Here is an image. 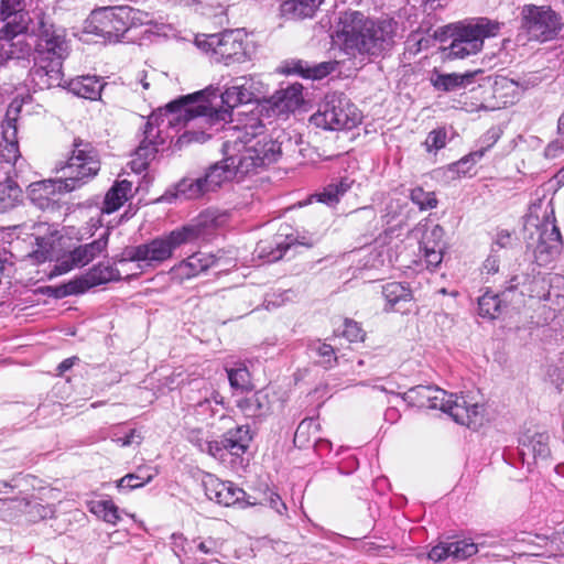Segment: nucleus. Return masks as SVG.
<instances>
[{
  "label": "nucleus",
  "instance_id": "21",
  "mask_svg": "<svg viewBox=\"0 0 564 564\" xmlns=\"http://www.w3.org/2000/svg\"><path fill=\"white\" fill-rule=\"evenodd\" d=\"M237 408L247 417H264L271 409L268 393L262 390L248 392L236 400Z\"/></svg>",
  "mask_w": 564,
  "mask_h": 564
},
{
  "label": "nucleus",
  "instance_id": "54",
  "mask_svg": "<svg viewBox=\"0 0 564 564\" xmlns=\"http://www.w3.org/2000/svg\"><path fill=\"white\" fill-rule=\"evenodd\" d=\"M420 251L422 253V259L426 264V269L429 270H435L443 261L444 251H442V249H427Z\"/></svg>",
  "mask_w": 564,
  "mask_h": 564
},
{
  "label": "nucleus",
  "instance_id": "30",
  "mask_svg": "<svg viewBox=\"0 0 564 564\" xmlns=\"http://www.w3.org/2000/svg\"><path fill=\"white\" fill-rule=\"evenodd\" d=\"M68 87L78 97L97 100L100 98L105 85L99 77L86 75L72 79Z\"/></svg>",
  "mask_w": 564,
  "mask_h": 564
},
{
  "label": "nucleus",
  "instance_id": "5",
  "mask_svg": "<svg viewBox=\"0 0 564 564\" xmlns=\"http://www.w3.org/2000/svg\"><path fill=\"white\" fill-rule=\"evenodd\" d=\"M21 105L11 102L0 124V212H8L22 199V189L13 181L17 176V162L20 159L18 142V118Z\"/></svg>",
  "mask_w": 564,
  "mask_h": 564
},
{
  "label": "nucleus",
  "instance_id": "9",
  "mask_svg": "<svg viewBox=\"0 0 564 564\" xmlns=\"http://www.w3.org/2000/svg\"><path fill=\"white\" fill-rule=\"evenodd\" d=\"M65 186L78 189L100 171L99 153L94 144L79 137L73 139L70 154L61 166Z\"/></svg>",
  "mask_w": 564,
  "mask_h": 564
},
{
  "label": "nucleus",
  "instance_id": "58",
  "mask_svg": "<svg viewBox=\"0 0 564 564\" xmlns=\"http://www.w3.org/2000/svg\"><path fill=\"white\" fill-rule=\"evenodd\" d=\"M186 438L189 443H192L194 446H196L200 452L203 451L204 446H206V443L208 442V437L206 436L203 429H191L187 431Z\"/></svg>",
  "mask_w": 564,
  "mask_h": 564
},
{
  "label": "nucleus",
  "instance_id": "34",
  "mask_svg": "<svg viewBox=\"0 0 564 564\" xmlns=\"http://www.w3.org/2000/svg\"><path fill=\"white\" fill-rule=\"evenodd\" d=\"M476 73L467 72L465 74H437L432 79V84L436 90L454 91L470 84Z\"/></svg>",
  "mask_w": 564,
  "mask_h": 564
},
{
  "label": "nucleus",
  "instance_id": "32",
  "mask_svg": "<svg viewBox=\"0 0 564 564\" xmlns=\"http://www.w3.org/2000/svg\"><path fill=\"white\" fill-rule=\"evenodd\" d=\"M337 65L336 61L322 62L312 66L307 62L296 61L288 73L299 74L307 79H322L333 73Z\"/></svg>",
  "mask_w": 564,
  "mask_h": 564
},
{
  "label": "nucleus",
  "instance_id": "12",
  "mask_svg": "<svg viewBox=\"0 0 564 564\" xmlns=\"http://www.w3.org/2000/svg\"><path fill=\"white\" fill-rule=\"evenodd\" d=\"M196 44L203 51L210 52L217 61L224 62L226 65L243 63L248 59L243 41L232 30L196 39Z\"/></svg>",
  "mask_w": 564,
  "mask_h": 564
},
{
  "label": "nucleus",
  "instance_id": "63",
  "mask_svg": "<svg viewBox=\"0 0 564 564\" xmlns=\"http://www.w3.org/2000/svg\"><path fill=\"white\" fill-rule=\"evenodd\" d=\"M564 152V145L562 141H552L547 144V147L544 149V155L547 159H554L557 158L560 154Z\"/></svg>",
  "mask_w": 564,
  "mask_h": 564
},
{
  "label": "nucleus",
  "instance_id": "64",
  "mask_svg": "<svg viewBox=\"0 0 564 564\" xmlns=\"http://www.w3.org/2000/svg\"><path fill=\"white\" fill-rule=\"evenodd\" d=\"M446 4L445 0H422L421 2L423 11L427 14H432L435 11L445 8Z\"/></svg>",
  "mask_w": 564,
  "mask_h": 564
},
{
  "label": "nucleus",
  "instance_id": "28",
  "mask_svg": "<svg viewBox=\"0 0 564 564\" xmlns=\"http://www.w3.org/2000/svg\"><path fill=\"white\" fill-rule=\"evenodd\" d=\"M131 182L127 180L115 182V184L108 189V192L105 195L101 212L104 214H111L118 210L128 200V198L131 196Z\"/></svg>",
  "mask_w": 564,
  "mask_h": 564
},
{
  "label": "nucleus",
  "instance_id": "26",
  "mask_svg": "<svg viewBox=\"0 0 564 564\" xmlns=\"http://www.w3.org/2000/svg\"><path fill=\"white\" fill-rule=\"evenodd\" d=\"M252 435L248 425H239L228 429L223 435L224 444L230 455L241 456L249 448Z\"/></svg>",
  "mask_w": 564,
  "mask_h": 564
},
{
  "label": "nucleus",
  "instance_id": "61",
  "mask_svg": "<svg viewBox=\"0 0 564 564\" xmlns=\"http://www.w3.org/2000/svg\"><path fill=\"white\" fill-rule=\"evenodd\" d=\"M265 500L269 506L279 514H284L286 512V506L276 492L270 491L267 495Z\"/></svg>",
  "mask_w": 564,
  "mask_h": 564
},
{
  "label": "nucleus",
  "instance_id": "43",
  "mask_svg": "<svg viewBox=\"0 0 564 564\" xmlns=\"http://www.w3.org/2000/svg\"><path fill=\"white\" fill-rule=\"evenodd\" d=\"M490 147L491 144H488L487 147H482L477 151L470 152L468 155H465L457 162L451 164L448 170L457 174L459 177L467 175L470 172L473 165L485 155Z\"/></svg>",
  "mask_w": 564,
  "mask_h": 564
},
{
  "label": "nucleus",
  "instance_id": "14",
  "mask_svg": "<svg viewBox=\"0 0 564 564\" xmlns=\"http://www.w3.org/2000/svg\"><path fill=\"white\" fill-rule=\"evenodd\" d=\"M160 117L151 115L143 130V139L137 148L133 159L130 162L131 169L135 173H142L147 170L150 162L155 158L158 147L164 143V137L161 135L162 129L159 124Z\"/></svg>",
  "mask_w": 564,
  "mask_h": 564
},
{
  "label": "nucleus",
  "instance_id": "10",
  "mask_svg": "<svg viewBox=\"0 0 564 564\" xmlns=\"http://www.w3.org/2000/svg\"><path fill=\"white\" fill-rule=\"evenodd\" d=\"M317 128L330 131L350 130L361 121V113L344 93H329L311 119Z\"/></svg>",
  "mask_w": 564,
  "mask_h": 564
},
{
  "label": "nucleus",
  "instance_id": "40",
  "mask_svg": "<svg viewBox=\"0 0 564 564\" xmlns=\"http://www.w3.org/2000/svg\"><path fill=\"white\" fill-rule=\"evenodd\" d=\"M207 187L202 177L183 178L176 185V196L185 199H195L207 193Z\"/></svg>",
  "mask_w": 564,
  "mask_h": 564
},
{
  "label": "nucleus",
  "instance_id": "36",
  "mask_svg": "<svg viewBox=\"0 0 564 564\" xmlns=\"http://www.w3.org/2000/svg\"><path fill=\"white\" fill-rule=\"evenodd\" d=\"M520 454L523 459L527 456H532L534 460L545 459L550 455L549 436L545 434H535L523 442L521 445Z\"/></svg>",
  "mask_w": 564,
  "mask_h": 564
},
{
  "label": "nucleus",
  "instance_id": "22",
  "mask_svg": "<svg viewBox=\"0 0 564 564\" xmlns=\"http://www.w3.org/2000/svg\"><path fill=\"white\" fill-rule=\"evenodd\" d=\"M302 90L301 84H293L275 91L270 99L273 111L284 115L296 110L303 102Z\"/></svg>",
  "mask_w": 564,
  "mask_h": 564
},
{
  "label": "nucleus",
  "instance_id": "4",
  "mask_svg": "<svg viewBox=\"0 0 564 564\" xmlns=\"http://www.w3.org/2000/svg\"><path fill=\"white\" fill-rule=\"evenodd\" d=\"M261 83L251 76H240L231 80V85L221 94V106L215 107L203 100V93L180 97L171 101L167 111L176 112L177 118L202 117L212 124L226 121L231 117L232 110L243 104L258 100L261 95Z\"/></svg>",
  "mask_w": 564,
  "mask_h": 564
},
{
  "label": "nucleus",
  "instance_id": "56",
  "mask_svg": "<svg viewBox=\"0 0 564 564\" xmlns=\"http://www.w3.org/2000/svg\"><path fill=\"white\" fill-rule=\"evenodd\" d=\"M203 453H207L208 455L213 456L217 459H224L226 454L228 453L224 441H210L206 443V446H204Z\"/></svg>",
  "mask_w": 564,
  "mask_h": 564
},
{
  "label": "nucleus",
  "instance_id": "6",
  "mask_svg": "<svg viewBox=\"0 0 564 564\" xmlns=\"http://www.w3.org/2000/svg\"><path fill=\"white\" fill-rule=\"evenodd\" d=\"M494 24L487 18H477L449 23L437 31L434 37L441 42L452 39L448 46L441 48L444 61L462 59L481 51L484 40L491 35Z\"/></svg>",
  "mask_w": 564,
  "mask_h": 564
},
{
  "label": "nucleus",
  "instance_id": "44",
  "mask_svg": "<svg viewBox=\"0 0 564 564\" xmlns=\"http://www.w3.org/2000/svg\"><path fill=\"white\" fill-rule=\"evenodd\" d=\"M544 380L558 392L564 386V354L556 360L546 365Z\"/></svg>",
  "mask_w": 564,
  "mask_h": 564
},
{
  "label": "nucleus",
  "instance_id": "49",
  "mask_svg": "<svg viewBox=\"0 0 564 564\" xmlns=\"http://www.w3.org/2000/svg\"><path fill=\"white\" fill-rule=\"evenodd\" d=\"M478 315L489 322L494 321V295L490 288H486L481 296L478 297Z\"/></svg>",
  "mask_w": 564,
  "mask_h": 564
},
{
  "label": "nucleus",
  "instance_id": "2",
  "mask_svg": "<svg viewBox=\"0 0 564 564\" xmlns=\"http://www.w3.org/2000/svg\"><path fill=\"white\" fill-rule=\"evenodd\" d=\"M28 32L35 37L31 83L39 89L59 87L63 83V62L69 54V41L64 28L56 26L42 10L32 12Z\"/></svg>",
  "mask_w": 564,
  "mask_h": 564
},
{
  "label": "nucleus",
  "instance_id": "38",
  "mask_svg": "<svg viewBox=\"0 0 564 564\" xmlns=\"http://www.w3.org/2000/svg\"><path fill=\"white\" fill-rule=\"evenodd\" d=\"M349 188L350 182H348L347 178H341L338 182L330 183L325 186L321 192L316 193L314 197L319 203L328 206H335Z\"/></svg>",
  "mask_w": 564,
  "mask_h": 564
},
{
  "label": "nucleus",
  "instance_id": "24",
  "mask_svg": "<svg viewBox=\"0 0 564 564\" xmlns=\"http://www.w3.org/2000/svg\"><path fill=\"white\" fill-rule=\"evenodd\" d=\"M295 243L289 237L278 235L271 240H263L257 245L256 253L267 262H275L282 259Z\"/></svg>",
  "mask_w": 564,
  "mask_h": 564
},
{
  "label": "nucleus",
  "instance_id": "48",
  "mask_svg": "<svg viewBox=\"0 0 564 564\" xmlns=\"http://www.w3.org/2000/svg\"><path fill=\"white\" fill-rule=\"evenodd\" d=\"M228 380L232 388L245 390L250 384V373L247 367L231 368L227 370Z\"/></svg>",
  "mask_w": 564,
  "mask_h": 564
},
{
  "label": "nucleus",
  "instance_id": "47",
  "mask_svg": "<svg viewBox=\"0 0 564 564\" xmlns=\"http://www.w3.org/2000/svg\"><path fill=\"white\" fill-rule=\"evenodd\" d=\"M82 293H85V291L82 286V282L79 281V279L72 280L68 283L59 286L47 288V294L57 299Z\"/></svg>",
  "mask_w": 564,
  "mask_h": 564
},
{
  "label": "nucleus",
  "instance_id": "23",
  "mask_svg": "<svg viewBox=\"0 0 564 564\" xmlns=\"http://www.w3.org/2000/svg\"><path fill=\"white\" fill-rule=\"evenodd\" d=\"M25 32L9 30L6 34L0 29V57L6 59H20L30 52V45L21 35Z\"/></svg>",
  "mask_w": 564,
  "mask_h": 564
},
{
  "label": "nucleus",
  "instance_id": "13",
  "mask_svg": "<svg viewBox=\"0 0 564 564\" xmlns=\"http://www.w3.org/2000/svg\"><path fill=\"white\" fill-rule=\"evenodd\" d=\"M527 243L528 248L533 251L535 262L539 265H546L560 253V230L555 225H536Z\"/></svg>",
  "mask_w": 564,
  "mask_h": 564
},
{
  "label": "nucleus",
  "instance_id": "41",
  "mask_svg": "<svg viewBox=\"0 0 564 564\" xmlns=\"http://www.w3.org/2000/svg\"><path fill=\"white\" fill-rule=\"evenodd\" d=\"M443 238L444 229L440 225L426 227L420 241V250L442 249L445 251L446 245Z\"/></svg>",
  "mask_w": 564,
  "mask_h": 564
},
{
  "label": "nucleus",
  "instance_id": "59",
  "mask_svg": "<svg viewBox=\"0 0 564 564\" xmlns=\"http://www.w3.org/2000/svg\"><path fill=\"white\" fill-rule=\"evenodd\" d=\"M142 481H139L138 476L134 473L127 474L117 481L118 489H126L128 491L141 488Z\"/></svg>",
  "mask_w": 564,
  "mask_h": 564
},
{
  "label": "nucleus",
  "instance_id": "51",
  "mask_svg": "<svg viewBox=\"0 0 564 564\" xmlns=\"http://www.w3.org/2000/svg\"><path fill=\"white\" fill-rule=\"evenodd\" d=\"M343 336L350 343H356L364 340L365 332L357 322L352 319H345Z\"/></svg>",
  "mask_w": 564,
  "mask_h": 564
},
{
  "label": "nucleus",
  "instance_id": "57",
  "mask_svg": "<svg viewBox=\"0 0 564 564\" xmlns=\"http://www.w3.org/2000/svg\"><path fill=\"white\" fill-rule=\"evenodd\" d=\"M518 238L514 235V230H510L508 228H501L498 230L496 235V245L501 248L512 247L517 243Z\"/></svg>",
  "mask_w": 564,
  "mask_h": 564
},
{
  "label": "nucleus",
  "instance_id": "50",
  "mask_svg": "<svg viewBox=\"0 0 564 564\" xmlns=\"http://www.w3.org/2000/svg\"><path fill=\"white\" fill-rule=\"evenodd\" d=\"M446 144V132L444 129L432 130L424 142L427 152L437 151Z\"/></svg>",
  "mask_w": 564,
  "mask_h": 564
},
{
  "label": "nucleus",
  "instance_id": "18",
  "mask_svg": "<svg viewBox=\"0 0 564 564\" xmlns=\"http://www.w3.org/2000/svg\"><path fill=\"white\" fill-rule=\"evenodd\" d=\"M216 261L213 254L203 252L193 253L170 270L171 279L182 283L206 271L213 267Z\"/></svg>",
  "mask_w": 564,
  "mask_h": 564
},
{
  "label": "nucleus",
  "instance_id": "17",
  "mask_svg": "<svg viewBox=\"0 0 564 564\" xmlns=\"http://www.w3.org/2000/svg\"><path fill=\"white\" fill-rule=\"evenodd\" d=\"M65 178L47 180L31 185L30 199L39 208L45 210L54 208L58 200V195L72 192L65 186Z\"/></svg>",
  "mask_w": 564,
  "mask_h": 564
},
{
  "label": "nucleus",
  "instance_id": "53",
  "mask_svg": "<svg viewBox=\"0 0 564 564\" xmlns=\"http://www.w3.org/2000/svg\"><path fill=\"white\" fill-rule=\"evenodd\" d=\"M433 394L431 395L430 406L429 409L445 411L448 398L451 393H447L445 390L438 387H432Z\"/></svg>",
  "mask_w": 564,
  "mask_h": 564
},
{
  "label": "nucleus",
  "instance_id": "60",
  "mask_svg": "<svg viewBox=\"0 0 564 564\" xmlns=\"http://www.w3.org/2000/svg\"><path fill=\"white\" fill-rule=\"evenodd\" d=\"M352 216L357 220H364L369 224L377 221V214L372 206H366V207L359 208L352 213Z\"/></svg>",
  "mask_w": 564,
  "mask_h": 564
},
{
  "label": "nucleus",
  "instance_id": "8",
  "mask_svg": "<svg viewBox=\"0 0 564 564\" xmlns=\"http://www.w3.org/2000/svg\"><path fill=\"white\" fill-rule=\"evenodd\" d=\"M148 13L128 6L104 7L90 13L87 28L97 36L118 42L129 29L148 23Z\"/></svg>",
  "mask_w": 564,
  "mask_h": 564
},
{
  "label": "nucleus",
  "instance_id": "11",
  "mask_svg": "<svg viewBox=\"0 0 564 564\" xmlns=\"http://www.w3.org/2000/svg\"><path fill=\"white\" fill-rule=\"evenodd\" d=\"M522 26L529 40L552 41L562 29L560 15L547 6L527 4L522 8Z\"/></svg>",
  "mask_w": 564,
  "mask_h": 564
},
{
  "label": "nucleus",
  "instance_id": "42",
  "mask_svg": "<svg viewBox=\"0 0 564 564\" xmlns=\"http://www.w3.org/2000/svg\"><path fill=\"white\" fill-rule=\"evenodd\" d=\"M319 431V424L313 419L303 420L294 434V444L297 447H307L313 444V440H311V434H314V437L317 436Z\"/></svg>",
  "mask_w": 564,
  "mask_h": 564
},
{
  "label": "nucleus",
  "instance_id": "27",
  "mask_svg": "<svg viewBox=\"0 0 564 564\" xmlns=\"http://www.w3.org/2000/svg\"><path fill=\"white\" fill-rule=\"evenodd\" d=\"M324 0H285L280 7L281 15L288 20L312 18Z\"/></svg>",
  "mask_w": 564,
  "mask_h": 564
},
{
  "label": "nucleus",
  "instance_id": "29",
  "mask_svg": "<svg viewBox=\"0 0 564 564\" xmlns=\"http://www.w3.org/2000/svg\"><path fill=\"white\" fill-rule=\"evenodd\" d=\"M78 279L82 282L84 291L86 292L90 288L119 280L120 273L115 267L110 264L99 263L94 265L85 275Z\"/></svg>",
  "mask_w": 564,
  "mask_h": 564
},
{
  "label": "nucleus",
  "instance_id": "20",
  "mask_svg": "<svg viewBox=\"0 0 564 564\" xmlns=\"http://www.w3.org/2000/svg\"><path fill=\"white\" fill-rule=\"evenodd\" d=\"M444 413H447L457 424L471 427L477 424L479 405L477 403H468L465 397L451 393Z\"/></svg>",
  "mask_w": 564,
  "mask_h": 564
},
{
  "label": "nucleus",
  "instance_id": "19",
  "mask_svg": "<svg viewBox=\"0 0 564 564\" xmlns=\"http://www.w3.org/2000/svg\"><path fill=\"white\" fill-rule=\"evenodd\" d=\"M477 552V545L466 540L441 542L431 549L429 558L434 562H441L448 557H452L454 561H463L475 555Z\"/></svg>",
  "mask_w": 564,
  "mask_h": 564
},
{
  "label": "nucleus",
  "instance_id": "33",
  "mask_svg": "<svg viewBox=\"0 0 564 564\" xmlns=\"http://www.w3.org/2000/svg\"><path fill=\"white\" fill-rule=\"evenodd\" d=\"M521 88L518 82L506 76L496 75V99L501 101L496 108L514 105L520 97Z\"/></svg>",
  "mask_w": 564,
  "mask_h": 564
},
{
  "label": "nucleus",
  "instance_id": "16",
  "mask_svg": "<svg viewBox=\"0 0 564 564\" xmlns=\"http://www.w3.org/2000/svg\"><path fill=\"white\" fill-rule=\"evenodd\" d=\"M0 20L4 22L1 28L4 34L9 30L28 32L32 15L25 10V0H1Z\"/></svg>",
  "mask_w": 564,
  "mask_h": 564
},
{
  "label": "nucleus",
  "instance_id": "39",
  "mask_svg": "<svg viewBox=\"0 0 564 564\" xmlns=\"http://www.w3.org/2000/svg\"><path fill=\"white\" fill-rule=\"evenodd\" d=\"M433 386H415L410 388L402 394V399L411 406H416L419 409H429Z\"/></svg>",
  "mask_w": 564,
  "mask_h": 564
},
{
  "label": "nucleus",
  "instance_id": "15",
  "mask_svg": "<svg viewBox=\"0 0 564 564\" xmlns=\"http://www.w3.org/2000/svg\"><path fill=\"white\" fill-rule=\"evenodd\" d=\"M203 486L207 498L220 506L245 507L249 505V502L245 501V490L237 487L231 481H223L214 475L207 474L203 479Z\"/></svg>",
  "mask_w": 564,
  "mask_h": 564
},
{
  "label": "nucleus",
  "instance_id": "52",
  "mask_svg": "<svg viewBox=\"0 0 564 564\" xmlns=\"http://www.w3.org/2000/svg\"><path fill=\"white\" fill-rule=\"evenodd\" d=\"M171 102H169L164 109H160V112H163V113H159V124L160 127L165 124L166 127H171V126H175V124H178L181 122H188V121H192V120H195V119H200L204 121V119L202 117H193L191 119H186L184 117H181V118H177V113L176 112H171V111H167L166 107L170 105ZM158 116V113H155Z\"/></svg>",
  "mask_w": 564,
  "mask_h": 564
},
{
  "label": "nucleus",
  "instance_id": "31",
  "mask_svg": "<svg viewBox=\"0 0 564 564\" xmlns=\"http://www.w3.org/2000/svg\"><path fill=\"white\" fill-rule=\"evenodd\" d=\"M195 413L202 420L208 416L214 417L219 415L220 421L230 423L232 420L224 413L223 397L217 391H212L210 395H206L203 400L197 401L195 404Z\"/></svg>",
  "mask_w": 564,
  "mask_h": 564
},
{
  "label": "nucleus",
  "instance_id": "1",
  "mask_svg": "<svg viewBox=\"0 0 564 564\" xmlns=\"http://www.w3.org/2000/svg\"><path fill=\"white\" fill-rule=\"evenodd\" d=\"M264 124L257 116L246 122L223 126L221 153L224 159L213 164L202 177L207 191H215L224 182L257 172L281 156V144L264 134Z\"/></svg>",
  "mask_w": 564,
  "mask_h": 564
},
{
  "label": "nucleus",
  "instance_id": "7",
  "mask_svg": "<svg viewBox=\"0 0 564 564\" xmlns=\"http://www.w3.org/2000/svg\"><path fill=\"white\" fill-rule=\"evenodd\" d=\"M199 234L195 226H183L145 243L126 247L119 262H137L141 270L158 268L171 259L177 248L195 241Z\"/></svg>",
  "mask_w": 564,
  "mask_h": 564
},
{
  "label": "nucleus",
  "instance_id": "45",
  "mask_svg": "<svg viewBox=\"0 0 564 564\" xmlns=\"http://www.w3.org/2000/svg\"><path fill=\"white\" fill-rule=\"evenodd\" d=\"M410 198L421 210L433 209L437 206V199L434 192H425L417 186L411 189Z\"/></svg>",
  "mask_w": 564,
  "mask_h": 564
},
{
  "label": "nucleus",
  "instance_id": "62",
  "mask_svg": "<svg viewBox=\"0 0 564 564\" xmlns=\"http://www.w3.org/2000/svg\"><path fill=\"white\" fill-rule=\"evenodd\" d=\"M197 549L204 554H216L219 550V543L217 540L213 538H208L207 540L200 541L197 545Z\"/></svg>",
  "mask_w": 564,
  "mask_h": 564
},
{
  "label": "nucleus",
  "instance_id": "35",
  "mask_svg": "<svg viewBox=\"0 0 564 564\" xmlns=\"http://www.w3.org/2000/svg\"><path fill=\"white\" fill-rule=\"evenodd\" d=\"M87 508L93 514L109 524L116 525L121 520L119 508L111 499L88 501Z\"/></svg>",
  "mask_w": 564,
  "mask_h": 564
},
{
  "label": "nucleus",
  "instance_id": "3",
  "mask_svg": "<svg viewBox=\"0 0 564 564\" xmlns=\"http://www.w3.org/2000/svg\"><path fill=\"white\" fill-rule=\"evenodd\" d=\"M397 22L393 19H372L361 11L339 12L336 37L347 54L380 56L393 45Z\"/></svg>",
  "mask_w": 564,
  "mask_h": 564
},
{
  "label": "nucleus",
  "instance_id": "46",
  "mask_svg": "<svg viewBox=\"0 0 564 564\" xmlns=\"http://www.w3.org/2000/svg\"><path fill=\"white\" fill-rule=\"evenodd\" d=\"M311 350L321 358L319 364L325 368H332L337 364L335 349L330 345L317 340L311 345Z\"/></svg>",
  "mask_w": 564,
  "mask_h": 564
},
{
  "label": "nucleus",
  "instance_id": "37",
  "mask_svg": "<svg viewBox=\"0 0 564 564\" xmlns=\"http://www.w3.org/2000/svg\"><path fill=\"white\" fill-rule=\"evenodd\" d=\"M382 295L387 303L394 308L402 302L412 300V291L406 283L389 282L382 286Z\"/></svg>",
  "mask_w": 564,
  "mask_h": 564
},
{
  "label": "nucleus",
  "instance_id": "55",
  "mask_svg": "<svg viewBox=\"0 0 564 564\" xmlns=\"http://www.w3.org/2000/svg\"><path fill=\"white\" fill-rule=\"evenodd\" d=\"M74 268H78L75 265V261L73 260V256L70 252L62 257L57 263L54 265L53 270L50 273V276H57L65 274L73 270Z\"/></svg>",
  "mask_w": 564,
  "mask_h": 564
},
{
  "label": "nucleus",
  "instance_id": "25",
  "mask_svg": "<svg viewBox=\"0 0 564 564\" xmlns=\"http://www.w3.org/2000/svg\"><path fill=\"white\" fill-rule=\"evenodd\" d=\"M108 239L109 230H106L98 239L89 243L80 245L72 250L70 254L73 256L75 265L82 268L106 252Z\"/></svg>",
  "mask_w": 564,
  "mask_h": 564
}]
</instances>
